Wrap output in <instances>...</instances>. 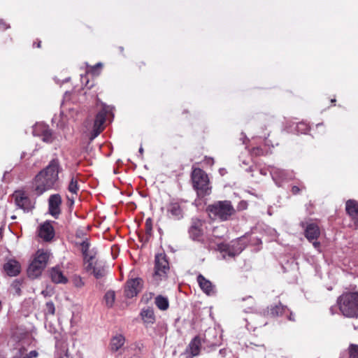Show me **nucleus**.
Wrapping results in <instances>:
<instances>
[{
    "instance_id": "nucleus-31",
    "label": "nucleus",
    "mask_w": 358,
    "mask_h": 358,
    "mask_svg": "<svg viewBox=\"0 0 358 358\" xmlns=\"http://www.w3.org/2000/svg\"><path fill=\"white\" fill-rule=\"evenodd\" d=\"M115 299V294L113 291H108L106 293L104 296V299L106 301V303L108 307H111Z\"/></svg>"
},
{
    "instance_id": "nucleus-12",
    "label": "nucleus",
    "mask_w": 358,
    "mask_h": 358,
    "mask_svg": "<svg viewBox=\"0 0 358 358\" xmlns=\"http://www.w3.org/2000/svg\"><path fill=\"white\" fill-rule=\"evenodd\" d=\"M267 314L271 317L287 315L289 320H294V318L292 317V313L287 306H283L281 303L274 306H271Z\"/></svg>"
},
{
    "instance_id": "nucleus-41",
    "label": "nucleus",
    "mask_w": 358,
    "mask_h": 358,
    "mask_svg": "<svg viewBox=\"0 0 358 358\" xmlns=\"http://www.w3.org/2000/svg\"><path fill=\"white\" fill-rule=\"evenodd\" d=\"M247 207H248V203L244 201H241L238 206V210H245L247 208Z\"/></svg>"
},
{
    "instance_id": "nucleus-19",
    "label": "nucleus",
    "mask_w": 358,
    "mask_h": 358,
    "mask_svg": "<svg viewBox=\"0 0 358 358\" xmlns=\"http://www.w3.org/2000/svg\"><path fill=\"white\" fill-rule=\"evenodd\" d=\"M271 174L272 178L278 186H280V183L282 181L291 178L287 171L278 168H272L271 170Z\"/></svg>"
},
{
    "instance_id": "nucleus-14",
    "label": "nucleus",
    "mask_w": 358,
    "mask_h": 358,
    "mask_svg": "<svg viewBox=\"0 0 358 358\" xmlns=\"http://www.w3.org/2000/svg\"><path fill=\"white\" fill-rule=\"evenodd\" d=\"M34 132L36 135L41 136L43 141L45 142V143H50L54 140L52 132L48 128V127L45 124H36L34 128Z\"/></svg>"
},
{
    "instance_id": "nucleus-44",
    "label": "nucleus",
    "mask_w": 358,
    "mask_h": 358,
    "mask_svg": "<svg viewBox=\"0 0 358 358\" xmlns=\"http://www.w3.org/2000/svg\"><path fill=\"white\" fill-rule=\"evenodd\" d=\"M149 222H150V219L146 220V226L150 230L151 229V227H150V224H149Z\"/></svg>"
},
{
    "instance_id": "nucleus-38",
    "label": "nucleus",
    "mask_w": 358,
    "mask_h": 358,
    "mask_svg": "<svg viewBox=\"0 0 358 358\" xmlns=\"http://www.w3.org/2000/svg\"><path fill=\"white\" fill-rule=\"evenodd\" d=\"M62 352L63 355H60L57 358H69L68 355V349L66 348V345H64L62 344Z\"/></svg>"
},
{
    "instance_id": "nucleus-7",
    "label": "nucleus",
    "mask_w": 358,
    "mask_h": 358,
    "mask_svg": "<svg viewBox=\"0 0 358 358\" xmlns=\"http://www.w3.org/2000/svg\"><path fill=\"white\" fill-rule=\"evenodd\" d=\"M183 201L178 199H171L166 206V216L169 218L179 220L184 216Z\"/></svg>"
},
{
    "instance_id": "nucleus-4",
    "label": "nucleus",
    "mask_w": 358,
    "mask_h": 358,
    "mask_svg": "<svg viewBox=\"0 0 358 358\" xmlns=\"http://www.w3.org/2000/svg\"><path fill=\"white\" fill-rule=\"evenodd\" d=\"M191 178L193 187L199 196H203L210 193L208 176L202 169L199 168L194 169Z\"/></svg>"
},
{
    "instance_id": "nucleus-46",
    "label": "nucleus",
    "mask_w": 358,
    "mask_h": 358,
    "mask_svg": "<svg viewBox=\"0 0 358 358\" xmlns=\"http://www.w3.org/2000/svg\"><path fill=\"white\" fill-rule=\"evenodd\" d=\"M41 41H38V43H37V47L38 48H40L41 47Z\"/></svg>"
},
{
    "instance_id": "nucleus-40",
    "label": "nucleus",
    "mask_w": 358,
    "mask_h": 358,
    "mask_svg": "<svg viewBox=\"0 0 358 358\" xmlns=\"http://www.w3.org/2000/svg\"><path fill=\"white\" fill-rule=\"evenodd\" d=\"M38 355V353L36 350L31 351L29 354L24 355L23 357H28V358H36Z\"/></svg>"
},
{
    "instance_id": "nucleus-25",
    "label": "nucleus",
    "mask_w": 358,
    "mask_h": 358,
    "mask_svg": "<svg viewBox=\"0 0 358 358\" xmlns=\"http://www.w3.org/2000/svg\"><path fill=\"white\" fill-rule=\"evenodd\" d=\"M141 316L145 323L153 324L155 322L154 310L151 308L142 309L141 311Z\"/></svg>"
},
{
    "instance_id": "nucleus-50",
    "label": "nucleus",
    "mask_w": 358,
    "mask_h": 358,
    "mask_svg": "<svg viewBox=\"0 0 358 358\" xmlns=\"http://www.w3.org/2000/svg\"><path fill=\"white\" fill-rule=\"evenodd\" d=\"M22 358H28V357H22Z\"/></svg>"
},
{
    "instance_id": "nucleus-24",
    "label": "nucleus",
    "mask_w": 358,
    "mask_h": 358,
    "mask_svg": "<svg viewBox=\"0 0 358 358\" xmlns=\"http://www.w3.org/2000/svg\"><path fill=\"white\" fill-rule=\"evenodd\" d=\"M45 266L38 264L36 261L33 260L28 268V274L29 277L33 278L38 277L41 275L42 271Z\"/></svg>"
},
{
    "instance_id": "nucleus-43",
    "label": "nucleus",
    "mask_w": 358,
    "mask_h": 358,
    "mask_svg": "<svg viewBox=\"0 0 358 358\" xmlns=\"http://www.w3.org/2000/svg\"><path fill=\"white\" fill-rule=\"evenodd\" d=\"M313 243V245L314 246V248L315 249H317V250H320V243L317 241H313L311 242Z\"/></svg>"
},
{
    "instance_id": "nucleus-45",
    "label": "nucleus",
    "mask_w": 358,
    "mask_h": 358,
    "mask_svg": "<svg viewBox=\"0 0 358 358\" xmlns=\"http://www.w3.org/2000/svg\"><path fill=\"white\" fill-rule=\"evenodd\" d=\"M139 152H140L141 155L143 154V148L142 147H141V148H139Z\"/></svg>"
},
{
    "instance_id": "nucleus-16",
    "label": "nucleus",
    "mask_w": 358,
    "mask_h": 358,
    "mask_svg": "<svg viewBox=\"0 0 358 358\" xmlns=\"http://www.w3.org/2000/svg\"><path fill=\"white\" fill-rule=\"evenodd\" d=\"M197 282L201 289L208 296H212L215 294L216 291L215 286L209 280L206 279L203 275H198Z\"/></svg>"
},
{
    "instance_id": "nucleus-47",
    "label": "nucleus",
    "mask_w": 358,
    "mask_h": 358,
    "mask_svg": "<svg viewBox=\"0 0 358 358\" xmlns=\"http://www.w3.org/2000/svg\"><path fill=\"white\" fill-rule=\"evenodd\" d=\"M1 308H2V303H1V301H0V311L1 310Z\"/></svg>"
},
{
    "instance_id": "nucleus-42",
    "label": "nucleus",
    "mask_w": 358,
    "mask_h": 358,
    "mask_svg": "<svg viewBox=\"0 0 358 358\" xmlns=\"http://www.w3.org/2000/svg\"><path fill=\"white\" fill-rule=\"evenodd\" d=\"M9 27L8 25L6 24L5 22H3L2 20H0V29H6Z\"/></svg>"
},
{
    "instance_id": "nucleus-22",
    "label": "nucleus",
    "mask_w": 358,
    "mask_h": 358,
    "mask_svg": "<svg viewBox=\"0 0 358 358\" xmlns=\"http://www.w3.org/2000/svg\"><path fill=\"white\" fill-rule=\"evenodd\" d=\"M125 338L122 334H117L112 337L110 342V349L112 352H117L124 345Z\"/></svg>"
},
{
    "instance_id": "nucleus-33",
    "label": "nucleus",
    "mask_w": 358,
    "mask_h": 358,
    "mask_svg": "<svg viewBox=\"0 0 358 358\" xmlns=\"http://www.w3.org/2000/svg\"><path fill=\"white\" fill-rule=\"evenodd\" d=\"M71 281L73 285L78 288H80L85 285L83 278L80 275H73L72 277Z\"/></svg>"
},
{
    "instance_id": "nucleus-20",
    "label": "nucleus",
    "mask_w": 358,
    "mask_h": 358,
    "mask_svg": "<svg viewBox=\"0 0 358 358\" xmlns=\"http://www.w3.org/2000/svg\"><path fill=\"white\" fill-rule=\"evenodd\" d=\"M345 210L355 223L358 224V202L353 199L347 201Z\"/></svg>"
},
{
    "instance_id": "nucleus-15",
    "label": "nucleus",
    "mask_w": 358,
    "mask_h": 358,
    "mask_svg": "<svg viewBox=\"0 0 358 358\" xmlns=\"http://www.w3.org/2000/svg\"><path fill=\"white\" fill-rule=\"evenodd\" d=\"M203 223L200 220H192V225L189 229V234L193 240L199 241L202 237L203 234Z\"/></svg>"
},
{
    "instance_id": "nucleus-3",
    "label": "nucleus",
    "mask_w": 358,
    "mask_h": 358,
    "mask_svg": "<svg viewBox=\"0 0 358 358\" xmlns=\"http://www.w3.org/2000/svg\"><path fill=\"white\" fill-rule=\"evenodd\" d=\"M339 310L347 317L358 316V292H345L337 300Z\"/></svg>"
},
{
    "instance_id": "nucleus-18",
    "label": "nucleus",
    "mask_w": 358,
    "mask_h": 358,
    "mask_svg": "<svg viewBox=\"0 0 358 358\" xmlns=\"http://www.w3.org/2000/svg\"><path fill=\"white\" fill-rule=\"evenodd\" d=\"M305 237L310 241L317 240L320 235V230L317 224L310 223L305 227Z\"/></svg>"
},
{
    "instance_id": "nucleus-10",
    "label": "nucleus",
    "mask_w": 358,
    "mask_h": 358,
    "mask_svg": "<svg viewBox=\"0 0 358 358\" xmlns=\"http://www.w3.org/2000/svg\"><path fill=\"white\" fill-rule=\"evenodd\" d=\"M218 247L221 252H223L222 256L224 258H226L227 256L234 257L239 255L243 250V248L238 241H232L230 245L222 244L220 245Z\"/></svg>"
},
{
    "instance_id": "nucleus-8",
    "label": "nucleus",
    "mask_w": 358,
    "mask_h": 358,
    "mask_svg": "<svg viewBox=\"0 0 358 358\" xmlns=\"http://www.w3.org/2000/svg\"><path fill=\"white\" fill-rule=\"evenodd\" d=\"M143 288V280L141 278H131L127 280L124 294L127 298L131 299L136 296Z\"/></svg>"
},
{
    "instance_id": "nucleus-39",
    "label": "nucleus",
    "mask_w": 358,
    "mask_h": 358,
    "mask_svg": "<svg viewBox=\"0 0 358 358\" xmlns=\"http://www.w3.org/2000/svg\"><path fill=\"white\" fill-rule=\"evenodd\" d=\"M26 352V349L23 347L19 348L16 355L13 358H22Z\"/></svg>"
},
{
    "instance_id": "nucleus-28",
    "label": "nucleus",
    "mask_w": 358,
    "mask_h": 358,
    "mask_svg": "<svg viewBox=\"0 0 358 358\" xmlns=\"http://www.w3.org/2000/svg\"><path fill=\"white\" fill-rule=\"evenodd\" d=\"M80 248L85 261L87 262L92 261L93 257L88 254V250L90 248L89 242L87 240L83 241L80 244Z\"/></svg>"
},
{
    "instance_id": "nucleus-30",
    "label": "nucleus",
    "mask_w": 358,
    "mask_h": 358,
    "mask_svg": "<svg viewBox=\"0 0 358 358\" xmlns=\"http://www.w3.org/2000/svg\"><path fill=\"white\" fill-rule=\"evenodd\" d=\"M88 263L87 269L88 271L92 269V273L96 278H100L104 275L105 271L103 268L92 267V262H89Z\"/></svg>"
},
{
    "instance_id": "nucleus-11",
    "label": "nucleus",
    "mask_w": 358,
    "mask_h": 358,
    "mask_svg": "<svg viewBox=\"0 0 358 358\" xmlns=\"http://www.w3.org/2000/svg\"><path fill=\"white\" fill-rule=\"evenodd\" d=\"M62 197L59 194L50 195L48 199V211L49 213L57 218L61 213Z\"/></svg>"
},
{
    "instance_id": "nucleus-36",
    "label": "nucleus",
    "mask_w": 358,
    "mask_h": 358,
    "mask_svg": "<svg viewBox=\"0 0 358 358\" xmlns=\"http://www.w3.org/2000/svg\"><path fill=\"white\" fill-rule=\"evenodd\" d=\"M296 129L299 132L306 133L309 130V127L307 124L300 122L297 124Z\"/></svg>"
},
{
    "instance_id": "nucleus-9",
    "label": "nucleus",
    "mask_w": 358,
    "mask_h": 358,
    "mask_svg": "<svg viewBox=\"0 0 358 358\" xmlns=\"http://www.w3.org/2000/svg\"><path fill=\"white\" fill-rule=\"evenodd\" d=\"M106 113V110L105 108H103L96 114L93 125V129L90 134L91 140H93L96 136H98L99 134L103 131Z\"/></svg>"
},
{
    "instance_id": "nucleus-34",
    "label": "nucleus",
    "mask_w": 358,
    "mask_h": 358,
    "mask_svg": "<svg viewBox=\"0 0 358 358\" xmlns=\"http://www.w3.org/2000/svg\"><path fill=\"white\" fill-rule=\"evenodd\" d=\"M55 312V308L53 302L48 301L45 303V314L54 315Z\"/></svg>"
},
{
    "instance_id": "nucleus-26",
    "label": "nucleus",
    "mask_w": 358,
    "mask_h": 358,
    "mask_svg": "<svg viewBox=\"0 0 358 358\" xmlns=\"http://www.w3.org/2000/svg\"><path fill=\"white\" fill-rule=\"evenodd\" d=\"M155 304L160 310L164 311L169 308V301L167 296L157 295L155 299Z\"/></svg>"
},
{
    "instance_id": "nucleus-49",
    "label": "nucleus",
    "mask_w": 358,
    "mask_h": 358,
    "mask_svg": "<svg viewBox=\"0 0 358 358\" xmlns=\"http://www.w3.org/2000/svg\"><path fill=\"white\" fill-rule=\"evenodd\" d=\"M334 101H336V100H335V99H332V100H331V102H334Z\"/></svg>"
},
{
    "instance_id": "nucleus-32",
    "label": "nucleus",
    "mask_w": 358,
    "mask_h": 358,
    "mask_svg": "<svg viewBox=\"0 0 358 358\" xmlns=\"http://www.w3.org/2000/svg\"><path fill=\"white\" fill-rule=\"evenodd\" d=\"M349 357L350 358H358V345L355 344H350L349 348Z\"/></svg>"
},
{
    "instance_id": "nucleus-48",
    "label": "nucleus",
    "mask_w": 358,
    "mask_h": 358,
    "mask_svg": "<svg viewBox=\"0 0 358 358\" xmlns=\"http://www.w3.org/2000/svg\"><path fill=\"white\" fill-rule=\"evenodd\" d=\"M223 350H220V353H221V354H222V352H223Z\"/></svg>"
},
{
    "instance_id": "nucleus-23",
    "label": "nucleus",
    "mask_w": 358,
    "mask_h": 358,
    "mask_svg": "<svg viewBox=\"0 0 358 358\" xmlns=\"http://www.w3.org/2000/svg\"><path fill=\"white\" fill-rule=\"evenodd\" d=\"M50 276L52 280L55 283H66L68 281L67 278L64 275L59 267L52 268L50 271Z\"/></svg>"
},
{
    "instance_id": "nucleus-37",
    "label": "nucleus",
    "mask_w": 358,
    "mask_h": 358,
    "mask_svg": "<svg viewBox=\"0 0 358 358\" xmlns=\"http://www.w3.org/2000/svg\"><path fill=\"white\" fill-rule=\"evenodd\" d=\"M306 187L301 185L300 187L294 185L292 187V193L294 195L298 194L301 189H305Z\"/></svg>"
},
{
    "instance_id": "nucleus-17",
    "label": "nucleus",
    "mask_w": 358,
    "mask_h": 358,
    "mask_svg": "<svg viewBox=\"0 0 358 358\" xmlns=\"http://www.w3.org/2000/svg\"><path fill=\"white\" fill-rule=\"evenodd\" d=\"M20 263L13 259H8L3 265L4 272L9 276H16L20 273Z\"/></svg>"
},
{
    "instance_id": "nucleus-29",
    "label": "nucleus",
    "mask_w": 358,
    "mask_h": 358,
    "mask_svg": "<svg viewBox=\"0 0 358 358\" xmlns=\"http://www.w3.org/2000/svg\"><path fill=\"white\" fill-rule=\"evenodd\" d=\"M68 190L71 193L77 195V194L79 191L78 179L77 177H74V176L71 177V181L68 186Z\"/></svg>"
},
{
    "instance_id": "nucleus-2",
    "label": "nucleus",
    "mask_w": 358,
    "mask_h": 358,
    "mask_svg": "<svg viewBox=\"0 0 358 358\" xmlns=\"http://www.w3.org/2000/svg\"><path fill=\"white\" fill-rule=\"evenodd\" d=\"M206 210L211 218L221 222L229 220L236 213V209L229 200L215 201L208 205Z\"/></svg>"
},
{
    "instance_id": "nucleus-1",
    "label": "nucleus",
    "mask_w": 358,
    "mask_h": 358,
    "mask_svg": "<svg viewBox=\"0 0 358 358\" xmlns=\"http://www.w3.org/2000/svg\"><path fill=\"white\" fill-rule=\"evenodd\" d=\"M62 171L59 162L57 159H52L48 165L41 170L34 178V190L38 195L45 192L55 189L59 181V173Z\"/></svg>"
},
{
    "instance_id": "nucleus-21",
    "label": "nucleus",
    "mask_w": 358,
    "mask_h": 358,
    "mask_svg": "<svg viewBox=\"0 0 358 358\" xmlns=\"http://www.w3.org/2000/svg\"><path fill=\"white\" fill-rule=\"evenodd\" d=\"M201 347V339L199 336H195L189 343L187 352L190 354V356L195 357L199 355Z\"/></svg>"
},
{
    "instance_id": "nucleus-35",
    "label": "nucleus",
    "mask_w": 358,
    "mask_h": 358,
    "mask_svg": "<svg viewBox=\"0 0 358 358\" xmlns=\"http://www.w3.org/2000/svg\"><path fill=\"white\" fill-rule=\"evenodd\" d=\"M102 67V64L101 63L96 64L94 66H91L88 70L87 72L92 73L94 76H98L100 73V69Z\"/></svg>"
},
{
    "instance_id": "nucleus-13",
    "label": "nucleus",
    "mask_w": 358,
    "mask_h": 358,
    "mask_svg": "<svg viewBox=\"0 0 358 358\" xmlns=\"http://www.w3.org/2000/svg\"><path fill=\"white\" fill-rule=\"evenodd\" d=\"M55 236V230L50 222L41 224L38 229V236L45 241H51Z\"/></svg>"
},
{
    "instance_id": "nucleus-27",
    "label": "nucleus",
    "mask_w": 358,
    "mask_h": 358,
    "mask_svg": "<svg viewBox=\"0 0 358 358\" xmlns=\"http://www.w3.org/2000/svg\"><path fill=\"white\" fill-rule=\"evenodd\" d=\"M50 253L48 251L43 250H38L36 254V257L34 260L44 266H46L48 260L49 259Z\"/></svg>"
},
{
    "instance_id": "nucleus-6",
    "label": "nucleus",
    "mask_w": 358,
    "mask_h": 358,
    "mask_svg": "<svg viewBox=\"0 0 358 358\" xmlns=\"http://www.w3.org/2000/svg\"><path fill=\"white\" fill-rule=\"evenodd\" d=\"M15 206L24 212H29L34 208V202L30 199L28 194L22 189L15 190L11 195Z\"/></svg>"
},
{
    "instance_id": "nucleus-5",
    "label": "nucleus",
    "mask_w": 358,
    "mask_h": 358,
    "mask_svg": "<svg viewBox=\"0 0 358 358\" xmlns=\"http://www.w3.org/2000/svg\"><path fill=\"white\" fill-rule=\"evenodd\" d=\"M169 262L165 253H159L155 255V273L153 274V280L156 285L165 280L167 277V273L169 271Z\"/></svg>"
}]
</instances>
